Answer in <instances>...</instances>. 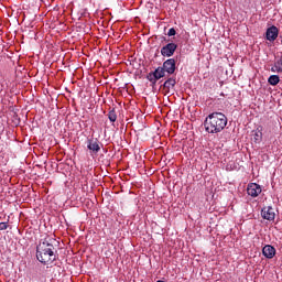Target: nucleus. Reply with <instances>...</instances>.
Returning <instances> with one entry per match:
<instances>
[{
	"mask_svg": "<svg viewBox=\"0 0 282 282\" xmlns=\"http://www.w3.org/2000/svg\"><path fill=\"white\" fill-rule=\"evenodd\" d=\"M56 239L46 237L36 247V259L44 265L54 263L56 259Z\"/></svg>",
	"mask_w": 282,
	"mask_h": 282,
	"instance_id": "f257e3e1",
	"label": "nucleus"
},
{
	"mask_svg": "<svg viewBox=\"0 0 282 282\" xmlns=\"http://www.w3.org/2000/svg\"><path fill=\"white\" fill-rule=\"evenodd\" d=\"M204 124L207 133H221L228 124V118L221 112H213L205 119Z\"/></svg>",
	"mask_w": 282,
	"mask_h": 282,
	"instance_id": "f03ea898",
	"label": "nucleus"
},
{
	"mask_svg": "<svg viewBox=\"0 0 282 282\" xmlns=\"http://www.w3.org/2000/svg\"><path fill=\"white\" fill-rule=\"evenodd\" d=\"M166 76V73L163 70L162 66H159L153 73H149L148 80L152 83V85H155L160 78H164Z\"/></svg>",
	"mask_w": 282,
	"mask_h": 282,
	"instance_id": "7ed1b4c3",
	"label": "nucleus"
},
{
	"mask_svg": "<svg viewBox=\"0 0 282 282\" xmlns=\"http://www.w3.org/2000/svg\"><path fill=\"white\" fill-rule=\"evenodd\" d=\"M87 149L90 152V155H98L100 152V141L98 139H88Z\"/></svg>",
	"mask_w": 282,
	"mask_h": 282,
	"instance_id": "20e7f679",
	"label": "nucleus"
},
{
	"mask_svg": "<svg viewBox=\"0 0 282 282\" xmlns=\"http://www.w3.org/2000/svg\"><path fill=\"white\" fill-rule=\"evenodd\" d=\"M176 62L175 58H169L163 63V66H161L163 68V70L169 74L170 76L175 74V69H176Z\"/></svg>",
	"mask_w": 282,
	"mask_h": 282,
	"instance_id": "39448f33",
	"label": "nucleus"
},
{
	"mask_svg": "<svg viewBox=\"0 0 282 282\" xmlns=\"http://www.w3.org/2000/svg\"><path fill=\"white\" fill-rule=\"evenodd\" d=\"M261 216L267 219V221H274L276 212L272 208V206H267L262 208Z\"/></svg>",
	"mask_w": 282,
	"mask_h": 282,
	"instance_id": "423d86ee",
	"label": "nucleus"
},
{
	"mask_svg": "<svg viewBox=\"0 0 282 282\" xmlns=\"http://www.w3.org/2000/svg\"><path fill=\"white\" fill-rule=\"evenodd\" d=\"M177 50V44L175 43H169L165 46H163L161 48V54L164 57L171 58V56H173V54H175V51Z\"/></svg>",
	"mask_w": 282,
	"mask_h": 282,
	"instance_id": "0eeeda50",
	"label": "nucleus"
},
{
	"mask_svg": "<svg viewBox=\"0 0 282 282\" xmlns=\"http://www.w3.org/2000/svg\"><path fill=\"white\" fill-rule=\"evenodd\" d=\"M261 185L257 183H250L247 187V193L250 197H259L261 195Z\"/></svg>",
	"mask_w": 282,
	"mask_h": 282,
	"instance_id": "6e6552de",
	"label": "nucleus"
},
{
	"mask_svg": "<svg viewBox=\"0 0 282 282\" xmlns=\"http://www.w3.org/2000/svg\"><path fill=\"white\" fill-rule=\"evenodd\" d=\"M265 39H267V41L274 43V40L279 39V28H276L274 25L268 28L267 32H265Z\"/></svg>",
	"mask_w": 282,
	"mask_h": 282,
	"instance_id": "1a4fd4ad",
	"label": "nucleus"
},
{
	"mask_svg": "<svg viewBox=\"0 0 282 282\" xmlns=\"http://www.w3.org/2000/svg\"><path fill=\"white\" fill-rule=\"evenodd\" d=\"M262 254L265 257V259H274L276 249L272 245H265L262 248Z\"/></svg>",
	"mask_w": 282,
	"mask_h": 282,
	"instance_id": "9d476101",
	"label": "nucleus"
},
{
	"mask_svg": "<svg viewBox=\"0 0 282 282\" xmlns=\"http://www.w3.org/2000/svg\"><path fill=\"white\" fill-rule=\"evenodd\" d=\"M271 72L276 74H282V55L274 62V65L271 68Z\"/></svg>",
	"mask_w": 282,
	"mask_h": 282,
	"instance_id": "9b49d317",
	"label": "nucleus"
},
{
	"mask_svg": "<svg viewBox=\"0 0 282 282\" xmlns=\"http://www.w3.org/2000/svg\"><path fill=\"white\" fill-rule=\"evenodd\" d=\"M176 83L177 82L175 80V78L171 77L164 82L163 87L170 90V89H173V87H175Z\"/></svg>",
	"mask_w": 282,
	"mask_h": 282,
	"instance_id": "f8f14e48",
	"label": "nucleus"
},
{
	"mask_svg": "<svg viewBox=\"0 0 282 282\" xmlns=\"http://www.w3.org/2000/svg\"><path fill=\"white\" fill-rule=\"evenodd\" d=\"M269 85L276 86L278 83H281L279 75H271L268 79Z\"/></svg>",
	"mask_w": 282,
	"mask_h": 282,
	"instance_id": "ddd939ff",
	"label": "nucleus"
},
{
	"mask_svg": "<svg viewBox=\"0 0 282 282\" xmlns=\"http://www.w3.org/2000/svg\"><path fill=\"white\" fill-rule=\"evenodd\" d=\"M108 118H109L110 122H116V120H118V115H116L115 109H112L108 112Z\"/></svg>",
	"mask_w": 282,
	"mask_h": 282,
	"instance_id": "4468645a",
	"label": "nucleus"
},
{
	"mask_svg": "<svg viewBox=\"0 0 282 282\" xmlns=\"http://www.w3.org/2000/svg\"><path fill=\"white\" fill-rule=\"evenodd\" d=\"M262 138H263V133L261 132V130H257L253 135L254 142H261Z\"/></svg>",
	"mask_w": 282,
	"mask_h": 282,
	"instance_id": "2eb2a0df",
	"label": "nucleus"
},
{
	"mask_svg": "<svg viewBox=\"0 0 282 282\" xmlns=\"http://www.w3.org/2000/svg\"><path fill=\"white\" fill-rule=\"evenodd\" d=\"M175 34H177V32L175 31L174 28H171L167 32V36H175Z\"/></svg>",
	"mask_w": 282,
	"mask_h": 282,
	"instance_id": "dca6fc26",
	"label": "nucleus"
},
{
	"mask_svg": "<svg viewBox=\"0 0 282 282\" xmlns=\"http://www.w3.org/2000/svg\"><path fill=\"white\" fill-rule=\"evenodd\" d=\"M9 226L8 223H0V230H8Z\"/></svg>",
	"mask_w": 282,
	"mask_h": 282,
	"instance_id": "f3484780",
	"label": "nucleus"
}]
</instances>
